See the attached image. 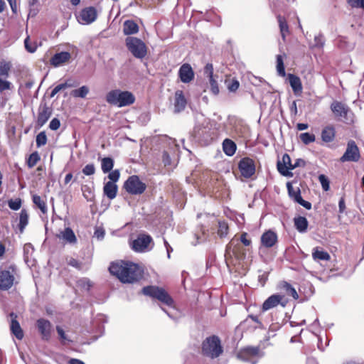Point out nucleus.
Wrapping results in <instances>:
<instances>
[{
	"mask_svg": "<svg viewBox=\"0 0 364 364\" xmlns=\"http://www.w3.org/2000/svg\"><path fill=\"white\" fill-rule=\"evenodd\" d=\"M277 71L279 75L282 77H284L286 75L284 60L281 55H277Z\"/></svg>",
	"mask_w": 364,
	"mask_h": 364,
	"instance_id": "obj_42",
	"label": "nucleus"
},
{
	"mask_svg": "<svg viewBox=\"0 0 364 364\" xmlns=\"http://www.w3.org/2000/svg\"><path fill=\"white\" fill-rule=\"evenodd\" d=\"M9 316L11 317V322H10V331L11 333L18 339V340H22L24 336L23 331L21 328L19 322L17 320V315L11 312L9 314Z\"/></svg>",
	"mask_w": 364,
	"mask_h": 364,
	"instance_id": "obj_20",
	"label": "nucleus"
},
{
	"mask_svg": "<svg viewBox=\"0 0 364 364\" xmlns=\"http://www.w3.org/2000/svg\"><path fill=\"white\" fill-rule=\"evenodd\" d=\"M288 80L294 94L300 96L303 90L300 77L294 74L289 73L288 74Z\"/></svg>",
	"mask_w": 364,
	"mask_h": 364,
	"instance_id": "obj_27",
	"label": "nucleus"
},
{
	"mask_svg": "<svg viewBox=\"0 0 364 364\" xmlns=\"http://www.w3.org/2000/svg\"><path fill=\"white\" fill-rule=\"evenodd\" d=\"M41 160V156L37 151L31 154L26 160V164L28 168L34 167L37 163Z\"/></svg>",
	"mask_w": 364,
	"mask_h": 364,
	"instance_id": "obj_39",
	"label": "nucleus"
},
{
	"mask_svg": "<svg viewBox=\"0 0 364 364\" xmlns=\"http://www.w3.org/2000/svg\"><path fill=\"white\" fill-rule=\"evenodd\" d=\"M225 261L227 263L232 262V257L237 260H244L246 257V250L237 239L232 238L226 246Z\"/></svg>",
	"mask_w": 364,
	"mask_h": 364,
	"instance_id": "obj_5",
	"label": "nucleus"
},
{
	"mask_svg": "<svg viewBox=\"0 0 364 364\" xmlns=\"http://www.w3.org/2000/svg\"><path fill=\"white\" fill-rule=\"evenodd\" d=\"M109 272L122 283H134L144 277V269L137 264L123 260L112 262Z\"/></svg>",
	"mask_w": 364,
	"mask_h": 364,
	"instance_id": "obj_1",
	"label": "nucleus"
},
{
	"mask_svg": "<svg viewBox=\"0 0 364 364\" xmlns=\"http://www.w3.org/2000/svg\"><path fill=\"white\" fill-rule=\"evenodd\" d=\"M71 54L67 51L55 53L50 60V63L54 67H59L70 61Z\"/></svg>",
	"mask_w": 364,
	"mask_h": 364,
	"instance_id": "obj_22",
	"label": "nucleus"
},
{
	"mask_svg": "<svg viewBox=\"0 0 364 364\" xmlns=\"http://www.w3.org/2000/svg\"><path fill=\"white\" fill-rule=\"evenodd\" d=\"M114 166V160L110 157H105L102 159L101 168L103 173L111 171Z\"/></svg>",
	"mask_w": 364,
	"mask_h": 364,
	"instance_id": "obj_37",
	"label": "nucleus"
},
{
	"mask_svg": "<svg viewBox=\"0 0 364 364\" xmlns=\"http://www.w3.org/2000/svg\"><path fill=\"white\" fill-rule=\"evenodd\" d=\"M178 76L184 83H188L192 81L194 78V72L191 65L188 63L183 64L179 68Z\"/></svg>",
	"mask_w": 364,
	"mask_h": 364,
	"instance_id": "obj_21",
	"label": "nucleus"
},
{
	"mask_svg": "<svg viewBox=\"0 0 364 364\" xmlns=\"http://www.w3.org/2000/svg\"><path fill=\"white\" fill-rule=\"evenodd\" d=\"M260 242L263 247L271 248L278 242L277 235L271 230H267L262 235Z\"/></svg>",
	"mask_w": 364,
	"mask_h": 364,
	"instance_id": "obj_19",
	"label": "nucleus"
},
{
	"mask_svg": "<svg viewBox=\"0 0 364 364\" xmlns=\"http://www.w3.org/2000/svg\"><path fill=\"white\" fill-rule=\"evenodd\" d=\"M68 264L76 269H80L81 268V263L75 258L70 257L68 261Z\"/></svg>",
	"mask_w": 364,
	"mask_h": 364,
	"instance_id": "obj_59",
	"label": "nucleus"
},
{
	"mask_svg": "<svg viewBox=\"0 0 364 364\" xmlns=\"http://www.w3.org/2000/svg\"><path fill=\"white\" fill-rule=\"evenodd\" d=\"M24 45H25V48L29 52V53H34L36 50V46H32L31 43H30V38H29V36H28L25 41H24Z\"/></svg>",
	"mask_w": 364,
	"mask_h": 364,
	"instance_id": "obj_56",
	"label": "nucleus"
},
{
	"mask_svg": "<svg viewBox=\"0 0 364 364\" xmlns=\"http://www.w3.org/2000/svg\"><path fill=\"white\" fill-rule=\"evenodd\" d=\"M141 292L144 295L152 299H157L161 303L172 307L174 306V301L170 294L162 287L149 285L142 288Z\"/></svg>",
	"mask_w": 364,
	"mask_h": 364,
	"instance_id": "obj_4",
	"label": "nucleus"
},
{
	"mask_svg": "<svg viewBox=\"0 0 364 364\" xmlns=\"http://www.w3.org/2000/svg\"><path fill=\"white\" fill-rule=\"evenodd\" d=\"M95 172V168L94 164H87L83 168H82V173L86 176H91L93 175Z\"/></svg>",
	"mask_w": 364,
	"mask_h": 364,
	"instance_id": "obj_53",
	"label": "nucleus"
},
{
	"mask_svg": "<svg viewBox=\"0 0 364 364\" xmlns=\"http://www.w3.org/2000/svg\"><path fill=\"white\" fill-rule=\"evenodd\" d=\"M289 303V299L284 294H275L269 296L262 304V309L267 311L272 308L281 305L285 307Z\"/></svg>",
	"mask_w": 364,
	"mask_h": 364,
	"instance_id": "obj_11",
	"label": "nucleus"
},
{
	"mask_svg": "<svg viewBox=\"0 0 364 364\" xmlns=\"http://www.w3.org/2000/svg\"><path fill=\"white\" fill-rule=\"evenodd\" d=\"M9 2L11 9L13 12V14H17V4H16V0H7Z\"/></svg>",
	"mask_w": 364,
	"mask_h": 364,
	"instance_id": "obj_61",
	"label": "nucleus"
},
{
	"mask_svg": "<svg viewBox=\"0 0 364 364\" xmlns=\"http://www.w3.org/2000/svg\"><path fill=\"white\" fill-rule=\"evenodd\" d=\"M125 43L127 49L135 58L142 59L146 55V46L141 39L136 37H127Z\"/></svg>",
	"mask_w": 364,
	"mask_h": 364,
	"instance_id": "obj_7",
	"label": "nucleus"
},
{
	"mask_svg": "<svg viewBox=\"0 0 364 364\" xmlns=\"http://www.w3.org/2000/svg\"><path fill=\"white\" fill-rule=\"evenodd\" d=\"M28 219L29 215L28 211L24 208L22 209L19 213V223L18 225V228L21 234L24 232L26 227L28 225Z\"/></svg>",
	"mask_w": 364,
	"mask_h": 364,
	"instance_id": "obj_35",
	"label": "nucleus"
},
{
	"mask_svg": "<svg viewBox=\"0 0 364 364\" xmlns=\"http://www.w3.org/2000/svg\"><path fill=\"white\" fill-rule=\"evenodd\" d=\"M318 181H319V182L321 184L322 188L325 191H327L329 190V188H330V181H329L328 178L325 175L321 174L318 176Z\"/></svg>",
	"mask_w": 364,
	"mask_h": 364,
	"instance_id": "obj_48",
	"label": "nucleus"
},
{
	"mask_svg": "<svg viewBox=\"0 0 364 364\" xmlns=\"http://www.w3.org/2000/svg\"><path fill=\"white\" fill-rule=\"evenodd\" d=\"M223 150L227 156H232L236 152L237 145L232 140L227 138L223 141Z\"/></svg>",
	"mask_w": 364,
	"mask_h": 364,
	"instance_id": "obj_33",
	"label": "nucleus"
},
{
	"mask_svg": "<svg viewBox=\"0 0 364 364\" xmlns=\"http://www.w3.org/2000/svg\"><path fill=\"white\" fill-rule=\"evenodd\" d=\"M56 331L59 336V339L62 344H65L67 341H70L65 334L64 330L59 326H56Z\"/></svg>",
	"mask_w": 364,
	"mask_h": 364,
	"instance_id": "obj_47",
	"label": "nucleus"
},
{
	"mask_svg": "<svg viewBox=\"0 0 364 364\" xmlns=\"http://www.w3.org/2000/svg\"><path fill=\"white\" fill-rule=\"evenodd\" d=\"M89 92V88L83 85L78 89L74 90L71 92V95L74 97L85 98Z\"/></svg>",
	"mask_w": 364,
	"mask_h": 364,
	"instance_id": "obj_40",
	"label": "nucleus"
},
{
	"mask_svg": "<svg viewBox=\"0 0 364 364\" xmlns=\"http://www.w3.org/2000/svg\"><path fill=\"white\" fill-rule=\"evenodd\" d=\"M56 237L63 240L64 242L69 243L70 245H74L77 243V241L75 232L69 227L65 228L63 230H60L58 234H56Z\"/></svg>",
	"mask_w": 364,
	"mask_h": 364,
	"instance_id": "obj_23",
	"label": "nucleus"
},
{
	"mask_svg": "<svg viewBox=\"0 0 364 364\" xmlns=\"http://www.w3.org/2000/svg\"><path fill=\"white\" fill-rule=\"evenodd\" d=\"M47 136L46 134V132L43 131L41 132L37 136H36V146L37 147H41L42 146H44L47 144Z\"/></svg>",
	"mask_w": 364,
	"mask_h": 364,
	"instance_id": "obj_45",
	"label": "nucleus"
},
{
	"mask_svg": "<svg viewBox=\"0 0 364 364\" xmlns=\"http://www.w3.org/2000/svg\"><path fill=\"white\" fill-rule=\"evenodd\" d=\"M97 18V9L94 6H88L81 10L77 21L82 24H90L94 22Z\"/></svg>",
	"mask_w": 364,
	"mask_h": 364,
	"instance_id": "obj_16",
	"label": "nucleus"
},
{
	"mask_svg": "<svg viewBox=\"0 0 364 364\" xmlns=\"http://www.w3.org/2000/svg\"><path fill=\"white\" fill-rule=\"evenodd\" d=\"M118 191V186L116 183L108 181L105 183L103 187V193L109 200H112L116 198Z\"/></svg>",
	"mask_w": 364,
	"mask_h": 364,
	"instance_id": "obj_29",
	"label": "nucleus"
},
{
	"mask_svg": "<svg viewBox=\"0 0 364 364\" xmlns=\"http://www.w3.org/2000/svg\"><path fill=\"white\" fill-rule=\"evenodd\" d=\"M123 188L131 195H141L145 191L146 185L138 176L132 175L125 181Z\"/></svg>",
	"mask_w": 364,
	"mask_h": 364,
	"instance_id": "obj_10",
	"label": "nucleus"
},
{
	"mask_svg": "<svg viewBox=\"0 0 364 364\" xmlns=\"http://www.w3.org/2000/svg\"><path fill=\"white\" fill-rule=\"evenodd\" d=\"M305 164L306 163H305V161L304 160H302V159H297L294 164H291V170H293V169H294L295 168H296L297 166H304Z\"/></svg>",
	"mask_w": 364,
	"mask_h": 364,
	"instance_id": "obj_62",
	"label": "nucleus"
},
{
	"mask_svg": "<svg viewBox=\"0 0 364 364\" xmlns=\"http://www.w3.org/2000/svg\"><path fill=\"white\" fill-rule=\"evenodd\" d=\"M187 100L182 90H177L174 95V112L179 113L185 109Z\"/></svg>",
	"mask_w": 364,
	"mask_h": 364,
	"instance_id": "obj_25",
	"label": "nucleus"
},
{
	"mask_svg": "<svg viewBox=\"0 0 364 364\" xmlns=\"http://www.w3.org/2000/svg\"><path fill=\"white\" fill-rule=\"evenodd\" d=\"M238 240L245 247H249L252 244V240L248 238V234L245 232H242Z\"/></svg>",
	"mask_w": 364,
	"mask_h": 364,
	"instance_id": "obj_50",
	"label": "nucleus"
},
{
	"mask_svg": "<svg viewBox=\"0 0 364 364\" xmlns=\"http://www.w3.org/2000/svg\"><path fill=\"white\" fill-rule=\"evenodd\" d=\"M225 83L230 92H236L240 87V82L235 78L228 80L225 81Z\"/></svg>",
	"mask_w": 364,
	"mask_h": 364,
	"instance_id": "obj_44",
	"label": "nucleus"
},
{
	"mask_svg": "<svg viewBox=\"0 0 364 364\" xmlns=\"http://www.w3.org/2000/svg\"><path fill=\"white\" fill-rule=\"evenodd\" d=\"M105 100L111 105L122 107L132 105L136 99L133 93L129 91L114 89L106 94Z\"/></svg>",
	"mask_w": 364,
	"mask_h": 364,
	"instance_id": "obj_2",
	"label": "nucleus"
},
{
	"mask_svg": "<svg viewBox=\"0 0 364 364\" xmlns=\"http://www.w3.org/2000/svg\"><path fill=\"white\" fill-rule=\"evenodd\" d=\"M294 224L299 232H305L307 230L309 222L305 217L298 216L294 218Z\"/></svg>",
	"mask_w": 364,
	"mask_h": 364,
	"instance_id": "obj_34",
	"label": "nucleus"
},
{
	"mask_svg": "<svg viewBox=\"0 0 364 364\" xmlns=\"http://www.w3.org/2000/svg\"><path fill=\"white\" fill-rule=\"evenodd\" d=\"M11 68V64L10 62L2 60L0 62V76L3 77H8L9 72Z\"/></svg>",
	"mask_w": 364,
	"mask_h": 364,
	"instance_id": "obj_38",
	"label": "nucleus"
},
{
	"mask_svg": "<svg viewBox=\"0 0 364 364\" xmlns=\"http://www.w3.org/2000/svg\"><path fill=\"white\" fill-rule=\"evenodd\" d=\"M11 83L7 80L0 78V92L4 90H11Z\"/></svg>",
	"mask_w": 364,
	"mask_h": 364,
	"instance_id": "obj_54",
	"label": "nucleus"
},
{
	"mask_svg": "<svg viewBox=\"0 0 364 364\" xmlns=\"http://www.w3.org/2000/svg\"><path fill=\"white\" fill-rule=\"evenodd\" d=\"M119 177H120V173L118 169L112 171L108 175V178L110 180L109 181L113 182L114 183L117 181H118V180L119 179Z\"/></svg>",
	"mask_w": 364,
	"mask_h": 364,
	"instance_id": "obj_52",
	"label": "nucleus"
},
{
	"mask_svg": "<svg viewBox=\"0 0 364 364\" xmlns=\"http://www.w3.org/2000/svg\"><path fill=\"white\" fill-rule=\"evenodd\" d=\"M277 21L280 30V33L284 41H286V36L290 34L289 27L287 21L284 16L278 15Z\"/></svg>",
	"mask_w": 364,
	"mask_h": 364,
	"instance_id": "obj_31",
	"label": "nucleus"
},
{
	"mask_svg": "<svg viewBox=\"0 0 364 364\" xmlns=\"http://www.w3.org/2000/svg\"><path fill=\"white\" fill-rule=\"evenodd\" d=\"M263 356L259 346H247L241 348L237 354V358L240 360L250 363L251 364H257L259 358Z\"/></svg>",
	"mask_w": 364,
	"mask_h": 364,
	"instance_id": "obj_6",
	"label": "nucleus"
},
{
	"mask_svg": "<svg viewBox=\"0 0 364 364\" xmlns=\"http://www.w3.org/2000/svg\"><path fill=\"white\" fill-rule=\"evenodd\" d=\"M209 81H210L211 92L215 95H218L220 90H219L218 84L216 80L214 78V76H212V77H209Z\"/></svg>",
	"mask_w": 364,
	"mask_h": 364,
	"instance_id": "obj_49",
	"label": "nucleus"
},
{
	"mask_svg": "<svg viewBox=\"0 0 364 364\" xmlns=\"http://www.w3.org/2000/svg\"><path fill=\"white\" fill-rule=\"evenodd\" d=\"M330 108L336 119L342 120L347 124L353 122V119L350 117V115H353V113L349 107L346 104L335 100L331 104Z\"/></svg>",
	"mask_w": 364,
	"mask_h": 364,
	"instance_id": "obj_8",
	"label": "nucleus"
},
{
	"mask_svg": "<svg viewBox=\"0 0 364 364\" xmlns=\"http://www.w3.org/2000/svg\"><path fill=\"white\" fill-rule=\"evenodd\" d=\"M291 161L288 154H284L282 156V161L279 160L277 164L278 171L284 176L291 177L293 173L290 171Z\"/></svg>",
	"mask_w": 364,
	"mask_h": 364,
	"instance_id": "obj_18",
	"label": "nucleus"
},
{
	"mask_svg": "<svg viewBox=\"0 0 364 364\" xmlns=\"http://www.w3.org/2000/svg\"><path fill=\"white\" fill-rule=\"evenodd\" d=\"M32 200L34 205L38 208L41 211L45 214L48 211L47 205L46 201L38 195H33L32 196Z\"/></svg>",
	"mask_w": 364,
	"mask_h": 364,
	"instance_id": "obj_36",
	"label": "nucleus"
},
{
	"mask_svg": "<svg viewBox=\"0 0 364 364\" xmlns=\"http://www.w3.org/2000/svg\"><path fill=\"white\" fill-rule=\"evenodd\" d=\"M205 73L208 75L209 77L213 76V67L210 63H208L205 67Z\"/></svg>",
	"mask_w": 364,
	"mask_h": 364,
	"instance_id": "obj_60",
	"label": "nucleus"
},
{
	"mask_svg": "<svg viewBox=\"0 0 364 364\" xmlns=\"http://www.w3.org/2000/svg\"><path fill=\"white\" fill-rule=\"evenodd\" d=\"M229 231V226L227 222L225 220L218 222V235L220 237L227 236Z\"/></svg>",
	"mask_w": 364,
	"mask_h": 364,
	"instance_id": "obj_41",
	"label": "nucleus"
},
{
	"mask_svg": "<svg viewBox=\"0 0 364 364\" xmlns=\"http://www.w3.org/2000/svg\"><path fill=\"white\" fill-rule=\"evenodd\" d=\"M360 159V154L358 146L353 140H350L347 144V148L341 157V162L353 161L357 162Z\"/></svg>",
	"mask_w": 364,
	"mask_h": 364,
	"instance_id": "obj_13",
	"label": "nucleus"
},
{
	"mask_svg": "<svg viewBox=\"0 0 364 364\" xmlns=\"http://www.w3.org/2000/svg\"><path fill=\"white\" fill-rule=\"evenodd\" d=\"M321 139L326 143L332 142L336 137V129L333 125L325 127L321 134Z\"/></svg>",
	"mask_w": 364,
	"mask_h": 364,
	"instance_id": "obj_28",
	"label": "nucleus"
},
{
	"mask_svg": "<svg viewBox=\"0 0 364 364\" xmlns=\"http://www.w3.org/2000/svg\"><path fill=\"white\" fill-rule=\"evenodd\" d=\"M162 161L165 166L171 165V157H170L168 153L166 151H164L163 152Z\"/></svg>",
	"mask_w": 364,
	"mask_h": 364,
	"instance_id": "obj_58",
	"label": "nucleus"
},
{
	"mask_svg": "<svg viewBox=\"0 0 364 364\" xmlns=\"http://www.w3.org/2000/svg\"><path fill=\"white\" fill-rule=\"evenodd\" d=\"M17 269L15 264H10L6 269H0V290H9L14 285Z\"/></svg>",
	"mask_w": 364,
	"mask_h": 364,
	"instance_id": "obj_9",
	"label": "nucleus"
},
{
	"mask_svg": "<svg viewBox=\"0 0 364 364\" xmlns=\"http://www.w3.org/2000/svg\"><path fill=\"white\" fill-rule=\"evenodd\" d=\"M124 35L129 36L139 32V26L134 20H127L123 24Z\"/></svg>",
	"mask_w": 364,
	"mask_h": 364,
	"instance_id": "obj_32",
	"label": "nucleus"
},
{
	"mask_svg": "<svg viewBox=\"0 0 364 364\" xmlns=\"http://www.w3.org/2000/svg\"><path fill=\"white\" fill-rule=\"evenodd\" d=\"M36 328L43 341H48L51 337L52 324L48 319L38 318L36 323Z\"/></svg>",
	"mask_w": 364,
	"mask_h": 364,
	"instance_id": "obj_15",
	"label": "nucleus"
},
{
	"mask_svg": "<svg viewBox=\"0 0 364 364\" xmlns=\"http://www.w3.org/2000/svg\"><path fill=\"white\" fill-rule=\"evenodd\" d=\"M152 242V238L149 235L141 234L132 242V247L136 252H144Z\"/></svg>",
	"mask_w": 364,
	"mask_h": 364,
	"instance_id": "obj_17",
	"label": "nucleus"
},
{
	"mask_svg": "<svg viewBox=\"0 0 364 364\" xmlns=\"http://www.w3.org/2000/svg\"><path fill=\"white\" fill-rule=\"evenodd\" d=\"M105 235V231L102 228L97 227L95 228L94 236L99 240H102Z\"/></svg>",
	"mask_w": 364,
	"mask_h": 364,
	"instance_id": "obj_57",
	"label": "nucleus"
},
{
	"mask_svg": "<svg viewBox=\"0 0 364 364\" xmlns=\"http://www.w3.org/2000/svg\"><path fill=\"white\" fill-rule=\"evenodd\" d=\"M278 289L280 291L279 294L285 295L286 297L287 296H289L294 300L299 299V294L295 288L286 281H282L279 283Z\"/></svg>",
	"mask_w": 364,
	"mask_h": 364,
	"instance_id": "obj_24",
	"label": "nucleus"
},
{
	"mask_svg": "<svg viewBox=\"0 0 364 364\" xmlns=\"http://www.w3.org/2000/svg\"><path fill=\"white\" fill-rule=\"evenodd\" d=\"M238 168L242 176L245 178H250L256 171L255 162L250 157H244L239 161Z\"/></svg>",
	"mask_w": 364,
	"mask_h": 364,
	"instance_id": "obj_12",
	"label": "nucleus"
},
{
	"mask_svg": "<svg viewBox=\"0 0 364 364\" xmlns=\"http://www.w3.org/2000/svg\"><path fill=\"white\" fill-rule=\"evenodd\" d=\"M201 355L204 357L215 359L223 353V347L218 336L207 337L201 344Z\"/></svg>",
	"mask_w": 364,
	"mask_h": 364,
	"instance_id": "obj_3",
	"label": "nucleus"
},
{
	"mask_svg": "<svg viewBox=\"0 0 364 364\" xmlns=\"http://www.w3.org/2000/svg\"><path fill=\"white\" fill-rule=\"evenodd\" d=\"M60 126V122L58 118H53L49 124V128L53 131L58 129Z\"/></svg>",
	"mask_w": 364,
	"mask_h": 364,
	"instance_id": "obj_55",
	"label": "nucleus"
},
{
	"mask_svg": "<svg viewBox=\"0 0 364 364\" xmlns=\"http://www.w3.org/2000/svg\"><path fill=\"white\" fill-rule=\"evenodd\" d=\"M312 258L315 261H329L331 255L321 247H316L312 250Z\"/></svg>",
	"mask_w": 364,
	"mask_h": 364,
	"instance_id": "obj_30",
	"label": "nucleus"
},
{
	"mask_svg": "<svg viewBox=\"0 0 364 364\" xmlns=\"http://www.w3.org/2000/svg\"><path fill=\"white\" fill-rule=\"evenodd\" d=\"M22 201L21 198L11 199L8 201L9 207L13 210H18L21 208Z\"/></svg>",
	"mask_w": 364,
	"mask_h": 364,
	"instance_id": "obj_46",
	"label": "nucleus"
},
{
	"mask_svg": "<svg viewBox=\"0 0 364 364\" xmlns=\"http://www.w3.org/2000/svg\"><path fill=\"white\" fill-rule=\"evenodd\" d=\"M299 138L301 140V141L306 145L312 143L316 140L315 135L314 134H310L308 132L301 133L299 136Z\"/></svg>",
	"mask_w": 364,
	"mask_h": 364,
	"instance_id": "obj_43",
	"label": "nucleus"
},
{
	"mask_svg": "<svg viewBox=\"0 0 364 364\" xmlns=\"http://www.w3.org/2000/svg\"><path fill=\"white\" fill-rule=\"evenodd\" d=\"M51 114L52 109L49 107L44 105L43 107H40L36 120L37 126L38 127H43L50 117Z\"/></svg>",
	"mask_w": 364,
	"mask_h": 364,
	"instance_id": "obj_26",
	"label": "nucleus"
},
{
	"mask_svg": "<svg viewBox=\"0 0 364 364\" xmlns=\"http://www.w3.org/2000/svg\"><path fill=\"white\" fill-rule=\"evenodd\" d=\"M352 8H361L364 10V0H347Z\"/></svg>",
	"mask_w": 364,
	"mask_h": 364,
	"instance_id": "obj_51",
	"label": "nucleus"
},
{
	"mask_svg": "<svg viewBox=\"0 0 364 364\" xmlns=\"http://www.w3.org/2000/svg\"><path fill=\"white\" fill-rule=\"evenodd\" d=\"M73 85L72 84H70L68 83V82H65L64 83H61V84H59L56 86V87L58 88V90H59V92L62 90H65L68 87H72Z\"/></svg>",
	"mask_w": 364,
	"mask_h": 364,
	"instance_id": "obj_63",
	"label": "nucleus"
},
{
	"mask_svg": "<svg viewBox=\"0 0 364 364\" xmlns=\"http://www.w3.org/2000/svg\"><path fill=\"white\" fill-rule=\"evenodd\" d=\"M69 364H85L82 360L76 358H71L69 362Z\"/></svg>",
	"mask_w": 364,
	"mask_h": 364,
	"instance_id": "obj_64",
	"label": "nucleus"
},
{
	"mask_svg": "<svg viewBox=\"0 0 364 364\" xmlns=\"http://www.w3.org/2000/svg\"><path fill=\"white\" fill-rule=\"evenodd\" d=\"M287 188L289 197L292 198L295 202L298 203L299 205H302L307 210L311 209V203L302 198L301 196V190L299 187L294 188L292 186V183L287 182Z\"/></svg>",
	"mask_w": 364,
	"mask_h": 364,
	"instance_id": "obj_14",
	"label": "nucleus"
}]
</instances>
